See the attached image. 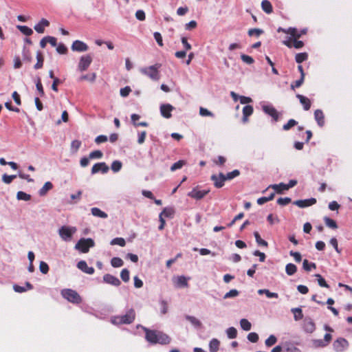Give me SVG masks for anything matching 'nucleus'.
Listing matches in <instances>:
<instances>
[{
	"instance_id": "1",
	"label": "nucleus",
	"mask_w": 352,
	"mask_h": 352,
	"mask_svg": "<svg viewBox=\"0 0 352 352\" xmlns=\"http://www.w3.org/2000/svg\"><path fill=\"white\" fill-rule=\"evenodd\" d=\"M145 332V339L152 344H168L170 342V338L166 333L156 330H151L145 327H142Z\"/></svg>"
},
{
	"instance_id": "2",
	"label": "nucleus",
	"mask_w": 352,
	"mask_h": 352,
	"mask_svg": "<svg viewBox=\"0 0 352 352\" xmlns=\"http://www.w3.org/2000/svg\"><path fill=\"white\" fill-rule=\"evenodd\" d=\"M135 316L136 314L135 309L131 308L124 315L112 317L111 322L116 325L129 324L133 322Z\"/></svg>"
},
{
	"instance_id": "3",
	"label": "nucleus",
	"mask_w": 352,
	"mask_h": 352,
	"mask_svg": "<svg viewBox=\"0 0 352 352\" xmlns=\"http://www.w3.org/2000/svg\"><path fill=\"white\" fill-rule=\"evenodd\" d=\"M161 67V64L156 63L154 65L146 67L140 69V72L148 76L152 80L157 81L160 78L159 69Z\"/></svg>"
},
{
	"instance_id": "4",
	"label": "nucleus",
	"mask_w": 352,
	"mask_h": 352,
	"mask_svg": "<svg viewBox=\"0 0 352 352\" xmlns=\"http://www.w3.org/2000/svg\"><path fill=\"white\" fill-rule=\"evenodd\" d=\"M61 295L69 302L74 304H80L82 302V298L77 292L72 289H64L61 291Z\"/></svg>"
},
{
	"instance_id": "5",
	"label": "nucleus",
	"mask_w": 352,
	"mask_h": 352,
	"mask_svg": "<svg viewBox=\"0 0 352 352\" xmlns=\"http://www.w3.org/2000/svg\"><path fill=\"white\" fill-rule=\"evenodd\" d=\"M94 246V241L93 239H80L75 245L76 250H80L82 253H87L89 252L90 248Z\"/></svg>"
},
{
	"instance_id": "6",
	"label": "nucleus",
	"mask_w": 352,
	"mask_h": 352,
	"mask_svg": "<svg viewBox=\"0 0 352 352\" xmlns=\"http://www.w3.org/2000/svg\"><path fill=\"white\" fill-rule=\"evenodd\" d=\"M76 231V228L74 227H68V226H62L59 230L58 233L61 239L64 241H70L72 235Z\"/></svg>"
},
{
	"instance_id": "7",
	"label": "nucleus",
	"mask_w": 352,
	"mask_h": 352,
	"mask_svg": "<svg viewBox=\"0 0 352 352\" xmlns=\"http://www.w3.org/2000/svg\"><path fill=\"white\" fill-rule=\"evenodd\" d=\"M349 346V342L344 338H338L333 343V348L336 352H343Z\"/></svg>"
},
{
	"instance_id": "8",
	"label": "nucleus",
	"mask_w": 352,
	"mask_h": 352,
	"mask_svg": "<svg viewBox=\"0 0 352 352\" xmlns=\"http://www.w3.org/2000/svg\"><path fill=\"white\" fill-rule=\"evenodd\" d=\"M92 62V57L89 54L82 56L80 58L78 69L80 72H82L86 71L90 66Z\"/></svg>"
},
{
	"instance_id": "9",
	"label": "nucleus",
	"mask_w": 352,
	"mask_h": 352,
	"mask_svg": "<svg viewBox=\"0 0 352 352\" xmlns=\"http://www.w3.org/2000/svg\"><path fill=\"white\" fill-rule=\"evenodd\" d=\"M209 189L200 190L198 189V187H195L188 193V196L197 200H199L203 199L206 195L209 193Z\"/></svg>"
},
{
	"instance_id": "10",
	"label": "nucleus",
	"mask_w": 352,
	"mask_h": 352,
	"mask_svg": "<svg viewBox=\"0 0 352 352\" xmlns=\"http://www.w3.org/2000/svg\"><path fill=\"white\" fill-rule=\"evenodd\" d=\"M283 43L289 48L294 47L296 49H301L305 45L302 41L292 39V38H287V40L283 41Z\"/></svg>"
},
{
	"instance_id": "11",
	"label": "nucleus",
	"mask_w": 352,
	"mask_h": 352,
	"mask_svg": "<svg viewBox=\"0 0 352 352\" xmlns=\"http://www.w3.org/2000/svg\"><path fill=\"white\" fill-rule=\"evenodd\" d=\"M210 179L213 182L214 187L217 188H222L224 186L225 179L223 173H220L218 175L214 174L211 176Z\"/></svg>"
},
{
	"instance_id": "12",
	"label": "nucleus",
	"mask_w": 352,
	"mask_h": 352,
	"mask_svg": "<svg viewBox=\"0 0 352 352\" xmlns=\"http://www.w3.org/2000/svg\"><path fill=\"white\" fill-rule=\"evenodd\" d=\"M109 168L106 164L105 162H98L96 163L91 168V174L94 175L99 172H101L102 173H107L109 170Z\"/></svg>"
},
{
	"instance_id": "13",
	"label": "nucleus",
	"mask_w": 352,
	"mask_h": 352,
	"mask_svg": "<svg viewBox=\"0 0 352 352\" xmlns=\"http://www.w3.org/2000/svg\"><path fill=\"white\" fill-rule=\"evenodd\" d=\"M174 109V107L170 104H163L160 106L161 115L165 118H170L172 116L171 112Z\"/></svg>"
},
{
	"instance_id": "14",
	"label": "nucleus",
	"mask_w": 352,
	"mask_h": 352,
	"mask_svg": "<svg viewBox=\"0 0 352 352\" xmlns=\"http://www.w3.org/2000/svg\"><path fill=\"white\" fill-rule=\"evenodd\" d=\"M88 49V45L85 43L79 40L74 41L72 45V50L73 51L82 52L87 51Z\"/></svg>"
},
{
	"instance_id": "15",
	"label": "nucleus",
	"mask_w": 352,
	"mask_h": 352,
	"mask_svg": "<svg viewBox=\"0 0 352 352\" xmlns=\"http://www.w3.org/2000/svg\"><path fill=\"white\" fill-rule=\"evenodd\" d=\"M316 203L315 198H310L307 199H300L296 200L294 202V204L298 206L299 208H306L311 206Z\"/></svg>"
},
{
	"instance_id": "16",
	"label": "nucleus",
	"mask_w": 352,
	"mask_h": 352,
	"mask_svg": "<svg viewBox=\"0 0 352 352\" xmlns=\"http://www.w3.org/2000/svg\"><path fill=\"white\" fill-rule=\"evenodd\" d=\"M103 280L105 283L114 286H119L121 284L120 280L116 276L109 274L104 275Z\"/></svg>"
},
{
	"instance_id": "17",
	"label": "nucleus",
	"mask_w": 352,
	"mask_h": 352,
	"mask_svg": "<svg viewBox=\"0 0 352 352\" xmlns=\"http://www.w3.org/2000/svg\"><path fill=\"white\" fill-rule=\"evenodd\" d=\"M77 267L79 270L88 274H93L95 270L92 267H89L85 261H80L78 263Z\"/></svg>"
},
{
	"instance_id": "18",
	"label": "nucleus",
	"mask_w": 352,
	"mask_h": 352,
	"mask_svg": "<svg viewBox=\"0 0 352 352\" xmlns=\"http://www.w3.org/2000/svg\"><path fill=\"white\" fill-rule=\"evenodd\" d=\"M263 111L270 116L275 121L278 120V113L276 109L272 106H263Z\"/></svg>"
},
{
	"instance_id": "19",
	"label": "nucleus",
	"mask_w": 352,
	"mask_h": 352,
	"mask_svg": "<svg viewBox=\"0 0 352 352\" xmlns=\"http://www.w3.org/2000/svg\"><path fill=\"white\" fill-rule=\"evenodd\" d=\"M296 98H298L300 104L303 106L304 110L308 111L310 109L311 102L308 98L300 94H297Z\"/></svg>"
},
{
	"instance_id": "20",
	"label": "nucleus",
	"mask_w": 352,
	"mask_h": 352,
	"mask_svg": "<svg viewBox=\"0 0 352 352\" xmlns=\"http://www.w3.org/2000/svg\"><path fill=\"white\" fill-rule=\"evenodd\" d=\"M303 329L307 333H311L316 329V325L311 319H305L303 324Z\"/></svg>"
},
{
	"instance_id": "21",
	"label": "nucleus",
	"mask_w": 352,
	"mask_h": 352,
	"mask_svg": "<svg viewBox=\"0 0 352 352\" xmlns=\"http://www.w3.org/2000/svg\"><path fill=\"white\" fill-rule=\"evenodd\" d=\"M49 25L50 22L45 19H42L34 28L38 33L42 34L45 31V27H48Z\"/></svg>"
},
{
	"instance_id": "22",
	"label": "nucleus",
	"mask_w": 352,
	"mask_h": 352,
	"mask_svg": "<svg viewBox=\"0 0 352 352\" xmlns=\"http://www.w3.org/2000/svg\"><path fill=\"white\" fill-rule=\"evenodd\" d=\"M314 118L318 124L320 126H322L324 124V116L322 110L317 109L314 112Z\"/></svg>"
},
{
	"instance_id": "23",
	"label": "nucleus",
	"mask_w": 352,
	"mask_h": 352,
	"mask_svg": "<svg viewBox=\"0 0 352 352\" xmlns=\"http://www.w3.org/2000/svg\"><path fill=\"white\" fill-rule=\"evenodd\" d=\"M253 107L251 105H246L243 108V121L246 122L248 117L253 113Z\"/></svg>"
},
{
	"instance_id": "24",
	"label": "nucleus",
	"mask_w": 352,
	"mask_h": 352,
	"mask_svg": "<svg viewBox=\"0 0 352 352\" xmlns=\"http://www.w3.org/2000/svg\"><path fill=\"white\" fill-rule=\"evenodd\" d=\"M284 352H301V351L289 342L283 344Z\"/></svg>"
},
{
	"instance_id": "25",
	"label": "nucleus",
	"mask_w": 352,
	"mask_h": 352,
	"mask_svg": "<svg viewBox=\"0 0 352 352\" xmlns=\"http://www.w3.org/2000/svg\"><path fill=\"white\" fill-rule=\"evenodd\" d=\"M261 8L267 14H271L273 12L272 3L268 0H263L261 2Z\"/></svg>"
},
{
	"instance_id": "26",
	"label": "nucleus",
	"mask_w": 352,
	"mask_h": 352,
	"mask_svg": "<svg viewBox=\"0 0 352 352\" xmlns=\"http://www.w3.org/2000/svg\"><path fill=\"white\" fill-rule=\"evenodd\" d=\"M272 188H273L276 192L278 194H281L283 190H287L288 187H287L286 184L284 183H280L278 184H274L270 186Z\"/></svg>"
},
{
	"instance_id": "27",
	"label": "nucleus",
	"mask_w": 352,
	"mask_h": 352,
	"mask_svg": "<svg viewBox=\"0 0 352 352\" xmlns=\"http://www.w3.org/2000/svg\"><path fill=\"white\" fill-rule=\"evenodd\" d=\"M36 60H37V62L34 65V69H38L42 68L43 65L44 58H43V54L40 51H38L36 52Z\"/></svg>"
},
{
	"instance_id": "28",
	"label": "nucleus",
	"mask_w": 352,
	"mask_h": 352,
	"mask_svg": "<svg viewBox=\"0 0 352 352\" xmlns=\"http://www.w3.org/2000/svg\"><path fill=\"white\" fill-rule=\"evenodd\" d=\"M53 188V184L50 182H47L44 184L43 186L39 190V195L44 196L46 195L47 191L50 190Z\"/></svg>"
},
{
	"instance_id": "29",
	"label": "nucleus",
	"mask_w": 352,
	"mask_h": 352,
	"mask_svg": "<svg viewBox=\"0 0 352 352\" xmlns=\"http://www.w3.org/2000/svg\"><path fill=\"white\" fill-rule=\"evenodd\" d=\"M91 211V214L95 217H100L102 219H105L108 217V215L106 212L102 211L98 208H92Z\"/></svg>"
},
{
	"instance_id": "30",
	"label": "nucleus",
	"mask_w": 352,
	"mask_h": 352,
	"mask_svg": "<svg viewBox=\"0 0 352 352\" xmlns=\"http://www.w3.org/2000/svg\"><path fill=\"white\" fill-rule=\"evenodd\" d=\"M220 342L216 339L213 338L209 344V349L210 352H217L219 350Z\"/></svg>"
},
{
	"instance_id": "31",
	"label": "nucleus",
	"mask_w": 352,
	"mask_h": 352,
	"mask_svg": "<svg viewBox=\"0 0 352 352\" xmlns=\"http://www.w3.org/2000/svg\"><path fill=\"white\" fill-rule=\"evenodd\" d=\"M289 34L292 39H299L301 37L299 30L296 28H289Z\"/></svg>"
},
{
	"instance_id": "32",
	"label": "nucleus",
	"mask_w": 352,
	"mask_h": 352,
	"mask_svg": "<svg viewBox=\"0 0 352 352\" xmlns=\"http://www.w3.org/2000/svg\"><path fill=\"white\" fill-rule=\"evenodd\" d=\"M259 294H265L266 296L269 298H278V294L277 293L271 292L270 290L266 289H261L258 291Z\"/></svg>"
},
{
	"instance_id": "33",
	"label": "nucleus",
	"mask_w": 352,
	"mask_h": 352,
	"mask_svg": "<svg viewBox=\"0 0 352 352\" xmlns=\"http://www.w3.org/2000/svg\"><path fill=\"white\" fill-rule=\"evenodd\" d=\"M324 221L325 223V225L327 227L332 228V229L338 228V225L335 220H333L328 217H324Z\"/></svg>"
},
{
	"instance_id": "34",
	"label": "nucleus",
	"mask_w": 352,
	"mask_h": 352,
	"mask_svg": "<svg viewBox=\"0 0 352 352\" xmlns=\"http://www.w3.org/2000/svg\"><path fill=\"white\" fill-rule=\"evenodd\" d=\"M297 271V267L293 263H288L285 266V272L287 275H294Z\"/></svg>"
},
{
	"instance_id": "35",
	"label": "nucleus",
	"mask_w": 352,
	"mask_h": 352,
	"mask_svg": "<svg viewBox=\"0 0 352 352\" xmlns=\"http://www.w3.org/2000/svg\"><path fill=\"white\" fill-rule=\"evenodd\" d=\"M308 58V54L307 52L298 53L295 56V60L298 63H301Z\"/></svg>"
},
{
	"instance_id": "36",
	"label": "nucleus",
	"mask_w": 352,
	"mask_h": 352,
	"mask_svg": "<svg viewBox=\"0 0 352 352\" xmlns=\"http://www.w3.org/2000/svg\"><path fill=\"white\" fill-rule=\"evenodd\" d=\"M302 268L305 271L309 272L311 269H316V265L314 263H309L308 260L305 259L302 263Z\"/></svg>"
},
{
	"instance_id": "37",
	"label": "nucleus",
	"mask_w": 352,
	"mask_h": 352,
	"mask_svg": "<svg viewBox=\"0 0 352 352\" xmlns=\"http://www.w3.org/2000/svg\"><path fill=\"white\" fill-rule=\"evenodd\" d=\"M175 213V210L173 208H164V210H162V212L160 213V216L163 217H173V214Z\"/></svg>"
},
{
	"instance_id": "38",
	"label": "nucleus",
	"mask_w": 352,
	"mask_h": 352,
	"mask_svg": "<svg viewBox=\"0 0 352 352\" xmlns=\"http://www.w3.org/2000/svg\"><path fill=\"white\" fill-rule=\"evenodd\" d=\"M254 235L256 241L258 245L267 247V245H268L267 242L266 241L263 240V239H261V237L258 232H254Z\"/></svg>"
},
{
	"instance_id": "39",
	"label": "nucleus",
	"mask_w": 352,
	"mask_h": 352,
	"mask_svg": "<svg viewBox=\"0 0 352 352\" xmlns=\"http://www.w3.org/2000/svg\"><path fill=\"white\" fill-rule=\"evenodd\" d=\"M186 164V162L185 160H179L178 162L174 163L171 166L170 170L173 172L175 171L177 169L182 168Z\"/></svg>"
},
{
	"instance_id": "40",
	"label": "nucleus",
	"mask_w": 352,
	"mask_h": 352,
	"mask_svg": "<svg viewBox=\"0 0 352 352\" xmlns=\"http://www.w3.org/2000/svg\"><path fill=\"white\" fill-rule=\"evenodd\" d=\"M185 318L194 326L197 327H200L201 326V322L197 318L188 315L186 316Z\"/></svg>"
},
{
	"instance_id": "41",
	"label": "nucleus",
	"mask_w": 352,
	"mask_h": 352,
	"mask_svg": "<svg viewBox=\"0 0 352 352\" xmlns=\"http://www.w3.org/2000/svg\"><path fill=\"white\" fill-rule=\"evenodd\" d=\"M240 175V171L239 170H234L232 172L228 173L226 175H224L225 182L226 180H231L236 177H238Z\"/></svg>"
},
{
	"instance_id": "42",
	"label": "nucleus",
	"mask_w": 352,
	"mask_h": 352,
	"mask_svg": "<svg viewBox=\"0 0 352 352\" xmlns=\"http://www.w3.org/2000/svg\"><path fill=\"white\" fill-rule=\"evenodd\" d=\"M96 78V74L95 73H92L91 74H86L80 76L79 78V81L82 82L84 80H89L90 82H94Z\"/></svg>"
},
{
	"instance_id": "43",
	"label": "nucleus",
	"mask_w": 352,
	"mask_h": 352,
	"mask_svg": "<svg viewBox=\"0 0 352 352\" xmlns=\"http://www.w3.org/2000/svg\"><path fill=\"white\" fill-rule=\"evenodd\" d=\"M111 264L113 267H120L123 265L124 262L119 257H113V258H111Z\"/></svg>"
},
{
	"instance_id": "44",
	"label": "nucleus",
	"mask_w": 352,
	"mask_h": 352,
	"mask_svg": "<svg viewBox=\"0 0 352 352\" xmlns=\"http://www.w3.org/2000/svg\"><path fill=\"white\" fill-rule=\"evenodd\" d=\"M18 28L21 31V32H22L23 34L26 36H30L33 33L32 30L25 25H19Z\"/></svg>"
},
{
	"instance_id": "45",
	"label": "nucleus",
	"mask_w": 352,
	"mask_h": 352,
	"mask_svg": "<svg viewBox=\"0 0 352 352\" xmlns=\"http://www.w3.org/2000/svg\"><path fill=\"white\" fill-rule=\"evenodd\" d=\"M241 327L245 331H250L251 329V323L245 318H243L240 321Z\"/></svg>"
},
{
	"instance_id": "46",
	"label": "nucleus",
	"mask_w": 352,
	"mask_h": 352,
	"mask_svg": "<svg viewBox=\"0 0 352 352\" xmlns=\"http://www.w3.org/2000/svg\"><path fill=\"white\" fill-rule=\"evenodd\" d=\"M277 342V338L275 336L271 335L267 339L265 340V344L267 347H270L275 344Z\"/></svg>"
},
{
	"instance_id": "47",
	"label": "nucleus",
	"mask_w": 352,
	"mask_h": 352,
	"mask_svg": "<svg viewBox=\"0 0 352 352\" xmlns=\"http://www.w3.org/2000/svg\"><path fill=\"white\" fill-rule=\"evenodd\" d=\"M298 122L296 121L294 119H290L289 121L283 126V129L285 131H288L291 128L294 127V126L297 125Z\"/></svg>"
},
{
	"instance_id": "48",
	"label": "nucleus",
	"mask_w": 352,
	"mask_h": 352,
	"mask_svg": "<svg viewBox=\"0 0 352 352\" xmlns=\"http://www.w3.org/2000/svg\"><path fill=\"white\" fill-rule=\"evenodd\" d=\"M111 245H120L121 247H124L126 245V242H125V240L123 238L117 237V238L113 239L111 241Z\"/></svg>"
},
{
	"instance_id": "49",
	"label": "nucleus",
	"mask_w": 352,
	"mask_h": 352,
	"mask_svg": "<svg viewBox=\"0 0 352 352\" xmlns=\"http://www.w3.org/2000/svg\"><path fill=\"white\" fill-rule=\"evenodd\" d=\"M316 277H317L318 283L322 287L329 288V285L327 283L324 278L320 274H316Z\"/></svg>"
},
{
	"instance_id": "50",
	"label": "nucleus",
	"mask_w": 352,
	"mask_h": 352,
	"mask_svg": "<svg viewBox=\"0 0 352 352\" xmlns=\"http://www.w3.org/2000/svg\"><path fill=\"white\" fill-rule=\"evenodd\" d=\"M16 197L19 200L29 201L31 196L23 191H19L16 194Z\"/></svg>"
},
{
	"instance_id": "51",
	"label": "nucleus",
	"mask_w": 352,
	"mask_h": 352,
	"mask_svg": "<svg viewBox=\"0 0 352 352\" xmlns=\"http://www.w3.org/2000/svg\"><path fill=\"white\" fill-rule=\"evenodd\" d=\"M292 311L294 314V319L296 320H300L303 318V314L300 308H294L292 309Z\"/></svg>"
},
{
	"instance_id": "52",
	"label": "nucleus",
	"mask_w": 352,
	"mask_h": 352,
	"mask_svg": "<svg viewBox=\"0 0 352 352\" xmlns=\"http://www.w3.org/2000/svg\"><path fill=\"white\" fill-rule=\"evenodd\" d=\"M227 336L230 339H234L236 338L237 331L234 327H229L227 331Z\"/></svg>"
},
{
	"instance_id": "53",
	"label": "nucleus",
	"mask_w": 352,
	"mask_h": 352,
	"mask_svg": "<svg viewBox=\"0 0 352 352\" xmlns=\"http://www.w3.org/2000/svg\"><path fill=\"white\" fill-rule=\"evenodd\" d=\"M122 166V164L121 162L116 160L112 162L111 168L113 172L116 173L121 169Z\"/></svg>"
},
{
	"instance_id": "54",
	"label": "nucleus",
	"mask_w": 352,
	"mask_h": 352,
	"mask_svg": "<svg viewBox=\"0 0 352 352\" xmlns=\"http://www.w3.org/2000/svg\"><path fill=\"white\" fill-rule=\"evenodd\" d=\"M120 277L124 282H128L130 279L129 271L127 269H123L120 272Z\"/></svg>"
},
{
	"instance_id": "55",
	"label": "nucleus",
	"mask_w": 352,
	"mask_h": 352,
	"mask_svg": "<svg viewBox=\"0 0 352 352\" xmlns=\"http://www.w3.org/2000/svg\"><path fill=\"white\" fill-rule=\"evenodd\" d=\"M102 153L99 150H96L91 152L89 155V159H100L102 157Z\"/></svg>"
},
{
	"instance_id": "56",
	"label": "nucleus",
	"mask_w": 352,
	"mask_h": 352,
	"mask_svg": "<svg viewBox=\"0 0 352 352\" xmlns=\"http://www.w3.org/2000/svg\"><path fill=\"white\" fill-rule=\"evenodd\" d=\"M81 144H82L81 141H80V140H73L71 143V149L75 153L77 152L78 150L81 146Z\"/></svg>"
},
{
	"instance_id": "57",
	"label": "nucleus",
	"mask_w": 352,
	"mask_h": 352,
	"mask_svg": "<svg viewBox=\"0 0 352 352\" xmlns=\"http://www.w3.org/2000/svg\"><path fill=\"white\" fill-rule=\"evenodd\" d=\"M292 199L289 197H280L277 199V204L280 206H286L291 203Z\"/></svg>"
},
{
	"instance_id": "58",
	"label": "nucleus",
	"mask_w": 352,
	"mask_h": 352,
	"mask_svg": "<svg viewBox=\"0 0 352 352\" xmlns=\"http://www.w3.org/2000/svg\"><path fill=\"white\" fill-rule=\"evenodd\" d=\"M36 89L38 90V91L40 94V96L43 97L45 95V92H44L43 87V85L41 83V80L39 78L37 79V81L36 82Z\"/></svg>"
},
{
	"instance_id": "59",
	"label": "nucleus",
	"mask_w": 352,
	"mask_h": 352,
	"mask_svg": "<svg viewBox=\"0 0 352 352\" xmlns=\"http://www.w3.org/2000/svg\"><path fill=\"white\" fill-rule=\"evenodd\" d=\"M39 270L41 273L46 274L49 272V266L45 262L41 261L39 264Z\"/></svg>"
},
{
	"instance_id": "60",
	"label": "nucleus",
	"mask_w": 352,
	"mask_h": 352,
	"mask_svg": "<svg viewBox=\"0 0 352 352\" xmlns=\"http://www.w3.org/2000/svg\"><path fill=\"white\" fill-rule=\"evenodd\" d=\"M177 285L179 287H188V280L185 276H181L177 278Z\"/></svg>"
},
{
	"instance_id": "61",
	"label": "nucleus",
	"mask_w": 352,
	"mask_h": 352,
	"mask_svg": "<svg viewBox=\"0 0 352 352\" xmlns=\"http://www.w3.org/2000/svg\"><path fill=\"white\" fill-rule=\"evenodd\" d=\"M305 78H302V77L300 78L299 80H296L293 83L291 84V89L292 90H295L296 88L300 87L304 82Z\"/></svg>"
},
{
	"instance_id": "62",
	"label": "nucleus",
	"mask_w": 352,
	"mask_h": 352,
	"mask_svg": "<svg viewBox=\"0 0 352 352\" xmlns=\"http://www.w3.org/2000/svg\"><path fill=\"white\" fill-rule=\"evenodd\" d=\"M263 31L261 29L258 28H253L248 30V35L250 36H252L254 35H256V36H259Z\"/></svg>"
},
{
	"instance_id": "63",
	"label": "nucleus",
	"mask_w": 352,
	"mask_h": 352,
	"mask_svg": "<svg viewBox=\"0 0 352 352\" xmlns=\"http://www.w3.org/2000/svg\"><path fill=\"white\" fill-rule=\"evenodd\" d=\"M313 344L316 348H323L327 346V343L323 340H314Z\"/></svg>"
},
{
	"instance_id": "64",
	"label": "nucleus",
	"mask_w": 352,
	"mask_h": 352,
	"mask_svg": "<svg viewBox=\"0 0 352 352\" xmlns=\"http://www.w3.org/2000/svg\"><path fill=\"white\" fill-rule=\"evenodd\" d=\"M241 58L244 63L248 65H251L254 62V59L251 56L246 54H241Z\"/></svg>"
}]
</instances>
